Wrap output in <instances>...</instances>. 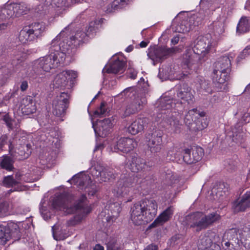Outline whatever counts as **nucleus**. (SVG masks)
<instances>
[{"instance_id": "obj_30", "label": "nucleus", "mask_w": 250, "mask_h": 250, "mask_svg": "<svg viewBox=\"0 0 250 250\" xmlns=\"http://www.w3.org/2000/svg\"><path fill=\"white\" fill-rule=\"evenodd\" d=\"M121 210L122 208L119 203L115 202L109 204L108 206L109 216L107 217V221L110 222V220L112 222L115 221L119 215Z\"/></svg>"}, {"instance_id": "obj_18", "label": "nucleus", "mask_w": 250, "mask_h": 250, "mask_svg": "<svg viewBox=\"0 0 250 250\" xmlns=\"http://www.w3.org/2000/svg\"><path fill=\"white\" fill-rule=\"evenodd\" d=\"M176 95L178 100H181V103L187 102L190 104L192 102L194 98L190 87L185 83H182L178 86Z\"/></svg>"}, {"instance_id": "obj_25", "label": "nucleus", "mask_w": 250, "mask_h": 250, "mask_svg": "<svg viewBox=\"0 0 250 250\" xmlns=\"http://www.w3.org/2000/svg\"><path fill=\"white\" fill-rule=\"evenodd\" d=\"M21 111L25 115H30L34 113L36 111L35 103L33 100V97L27 96L23 98L21 103Z\"/></svg>"}, {"instance_id": "obj_53", "label": "nucleus", "mask_w": 250, "mask_h": 250, "mask_svg": "<svg viewBox=\"0 0 250 250\" xmlns=\"http://www.w3.org/2000/svg\"><path fill=\"white\" fill-rule=\"evenodd\" d=\"M159 102L161 107L164 110L170 109L172 107L171 101L167 100L166 97L161 99Z\"/></svg>"}, {"instance_id": "obj_51", "label": "nucleus", "mask_w": 250, "mask_h": 250, "mask_svg": "<svg viewBox=\"0 0 250 250\" xmlns=\"http://www.w3.org/2000/svg\"><path fill=\"white\" fill-rule=\"evenodd\" d=\"M9 204L7 201L0 202V218L5 217L8 215Z\"/></svg>"}, {"instance_id": "obj_23", "label": "nucleus", "mask_w": 250, "mask_h": 250, "mask_svg": "<svg viewBox=\"0 0 250 250\" xmlns=\"http://www.w3.org/2000/svg\"><path fill=\"white\" fill-rule=\"evenodd\" d=\"M231 66L230 60L229 57H221L214 64V69L213 72L220 73L221 72H225L227 73H230Z\"/></svg>"}, {"instance_id": "obj_12", "label": "nucleus", "mask_w": 250, "mask_h": 250, "mask_svg": "<svg viewBox=\"0 0 250 250\" xmlns=\"http://www.w3.org/2000/svg\"><path fill=\"white\" fill-rule=\"evenodd\" d=\"M176 51V48H167L166 46H157L149 49L147 55L148 57L155 62H162L169 57Z\"/></svg>"}, {"instance_id": "obj_58", "label": "nucleus", "mask_w": 250, "mask_h": 250, "mask_svg": "<svg viewBox=\"0 0 250 250\" xmlns=\"http://www.w3.org/2000/svg\"><path fill=\"white\" fill-rule=\"evenodd\" d=\"M137 73V72L134 69L131 67H128L126 71L127 76L133 80L136 79Z\"/></svg>"}, {"instance_id": "obj_17", "label": "nucleus", "mask_w": 250, "mask_h": 250, "mask_svg": "<svg viewBox=\"0 0 250 250\" xmlns=\"http://www.w3.org/2000/svg\"><path fill=\"white\" fill-rule=\"evenodd\" d=\"M126 62L123 58H118L110 62L109 64L106 65L103 69L102 73L104 75L107 74H122L125 70Z\"/></svg>"}, {"instance_id": "obj_32", "label": "nucleus", "mask_w": 250, "mask_h": 250, "mask_svg": "<svg viewBox=\"0 0 250 250\" xmlns=\"http://www.w3.org/2000/svg\"><path fill=\"white\" fill-rule=\"evenodd\" d=\"M66 73L63 71L62 72L57 74L53 80V86L56 88H63L68 84V79L67 78Z\"/></svg>"}, {"instance_id": "obj_13", "label": "nucleus", "mask_w": 250, "mask_h": 250, "mask_svg": "<svg viewBox=\"0 0 250 250\" xmlns=\"http://www.w3.org/2000/svg\"><path fill=\"white\" fill-rule=\"evenodd\" d=\"M20 236L19 227L17 224L0 226V245H5L11 239L19 238Z\"/></svg>"}, {"instance_id": "obj_64", "label": "nucleus", "mask_w": 250, "mask_h": 250, "mask_svg": "<svg viewBox=\"0 0 250 250\" xmlns=\"http://www.w3.org/2000/svg\"><path fill=\"white\" fill-rule=\"evenodd\" d=\"M158 248L156 245H148L144 250H158Z\"/></svg>"}, {"instance_id": "obj_36", "label": "nucleus", "mask_w": 250, "mask_h": 250, "mask_svg": "<svg viewBox=\"0 0 250 250\" xmlns=\"http://www.w3.org/2000/svg\"><path fill=\"white\" fill-rule=\"evenodd\" d=\"M250 30V18L242 17L237 27V32L240 33H245Z\"/></svg>"}, {"instance_id": "obj_52", "label": "nucleus", "mask_w": 250, "mask_h": 250, "mask_svg": "<svg viewBox=\"0 0 250 250\" xmlns=\"http://www.w3.org/2000/svg\"><path fill=\"white\" fill-rule=\"evenodd\" d=\"M233 142L236 144H242L245 141L244 134L242 132H235L230 136Z\"/></svg>"}, {"instance_id": "obj_35", "label": "nucleus", "mask_w": 250, "mask_h": 250, "mask_svg": "<svg viewBox=\"0 0 250 250\" xmlns=\"http://www.w3.org/2000/svg\"><path fill=\"white\" fill-rule=\"evenodd\" d=\"M14 162V160L10 156L3 155L0 162V169H5L8 171H13L15 169Z\"/></svg>"}, {"instance_id": "obj_14", "label": "nucleus", "mask_w": 250, "mask_h": 250, "mask_svg": "<svg viewBox=\"0 0 250 250\" xmlns=\"http://www.w3.org/2000/svg\"><path fill=\"white\" fill-rule=\"evenodd\" d=\"M204 153L203 149L199 146L184 149L183 151V160L188 164L196 163L201 160Z\"/></svg>"}, {"instance_id": "obj_61", "label": "nucleus", "mask_w": 250, "mask_h": 250, "mask_svg": "<svg viewBox=\"0 0 250 250\" xmlns=\"http://www.w3.org/2000/svg\"><path fill=\"white\" fill-rule=\"evenodd\" d=\"M3 121L6 123V125L9 128H11L13 126L12 119L9 117L8 114H6L3 117Z\"/></svg>"}, {"instance_id": "obj_47", "label": "nucleus", "mask_w": 250, "mask_h": 250, "mask_svg": "<svg viewBox=\"0 0 250 250\" xmlns=\"http://www.w3.org/2000/svg\"><path fill=\"white\" fill-rule=\"evenodd\" d=\"M227 188H225L224 183H220L217 185L216 188H214L212 192H215L217 197H223L226 195Z\"/></svg>"}, {"instance_id": "obj_45", "label": "nucleus", "mask_w": 250, "mask_h": 250, "mask_svg": "<svg viewBox=\"0 0 250 250\" xmlns=\"http://www.w3.org/2000/svg\"><path fill=\"white\" fill-rule=\"evenodd\" d=\"M199 91L204 95L211 93L212 90L208 81L202 80L200 83Z\"/></svg>"}, {"instance_id": "obj_41", "label": "nucleus", "mask_w": 250, "mask_h": 250, "mask_svg": "<svg viewBox=\"0 0 250 250\" xmlns=\"http://www.w3.org/2000/svg\"><path fill=\"white\" fill-rule=\"evenodd\" d=\"M168 123L175 133H177L180 132L182 125L180 124L179 120L177 117H170L168 119Z\"/></svg>"}, {"instance_id": "obj_46", "label": "nucleus", "mask_w": 250, "mask_h": 250, "mask_svg": "<svg viewBox=\"0 0 250 250\" xmlns=\"http://www.w3.org/2000/svg\"><path fill=\"white\" fill-rule=\"evenodd\" d=\"M2 183L7 188H10L18 185L19 184L17 180H15L13 175H8L3 178Z\"/></svg>"}, {"instance_id": "obj_54", "label": "nucleus", "mask_w": 250, "mask_h": 250, "mask_svg": "<svg viewBox=\"0 0 250 250\" xmlns=\"http://www.w3.org/2000/svg\"><path fill=\"white\" fill-rule=\"evenodd\" d=\"M130 0H115L112 4V7L114 9L121 8L125 4H127Z\"/></svg>"}, {"instance_id": "obj_49", "label": "nucleus", "mask_w": 250, "mask_h": 250, "mask_svg": "<svg viewBox=\"0 0 250 250\" xmlns=\"http://www.w3.org/2000/svg\"><path fill=\"white\" fill-rule=\"evenodd\" d=\"M120 182L118 183L119 187L117 190V194L118 196L125 197L129 195V193L131 188L125 186L122 184L121 186L119 185Z\"/></svg>"}, {"instance_id": "obj_6", "label": "nucleus", "mask_w": 250, "mask_h": 250, "mask_svg": "<svg viewBox=\"0 0 250 250\" xmlns=\"http://www.w3.org/2000/svg\"><path fill=\"white\" fill-rule=\"evenodd\" d=\"M61 64L63 63L61 62L55 54L49 53V55L36 61L33 68L36 73H42V71L49 72L51 69L58 67Z\"/></svg>"}, {"instance_id": "obj_16", "label": "nucleus", "mask_w": 250, "mask_h": 250, "mask_svg": "<svg viewBox=\"0 0 250 250\" xmlns=\"http://www.w3.org/2000/svg\"><path fill=\"white\" fill-rule=\"evenodd\" d=\"M250 208V190L247 191L232 203L231 209L235 213L245 211Z\"/></svg>"}, {"instance_id": "obj_27", "label": "nucleus", "mask_w": 250, "mask_h": 250, "mask_svg": "<svg viewBox=\"0 0 250 250\" xmlns=\"http://www.w3.org/2000/svg\"><path fill=\"white\" fill-rule=\"evenodd\" d=\"M173 213V210L172 207H168L155 220L151 223L149 228H154L159 225H162L168 221L172 217Z\"/></svg>"}, {"instance_id": "obj_31", "label": "nucleus", "mask_w": 250, "mask_h": 250, "mask_svg": "<svg viewBox=\"0 0 250 250\" xmlns=\"http://www.w3.org/2000/svg\"><path fill=\"white\" fill-rule=\"evenodd\" d=\"M86 39V34L82 31H78L74 35L70 36L69 42L74 47L82 44Z\"/></svg>"}, {"instance_id": "obj_10", "label": "nucleus", "mask_w": 250, "mask_h": 250, "mask_svg": "<svg viewBox=\"0 0 250 250\" xmlns=\"http://www.w3.org/2000/svg\"><path fill=\"white\" fill-rule=\"evenodd\" d=\"M68 182L71 184L74 183L81 188L85 186V191L89 196L94 195L97 191L96 186L92 184L91 178L88 175H75Z\"/></svg>"}, {"instance_id": "obj_7", "label": "nucleus", "mask_w": 250, "mask_h": 250, "mask_svg": "<svg viewBox=\"0 0 250 250\" xmlns=\"http://www.w3.org/2000/svg\"><path fill=\"white\" fill-rule=\"evenodd\" d=\"M206 113L200 111L197 108L189 110L186 114L184 122L189 129L193 130H202L207 127L205 123L202 122V117L205 116Z\"/></svg>"}, {"instance_id": "obj_26", "label": "nucleus", "mask_w": 250, "mask_h": 250, "mask_svg": "<svg viewBox=\"0 0 250 250\" xmlns=\"http://www.w3.org/2000/svg\"><path fill=\"white\" fill-rule=\"evenodd\" d=\"M173 213V210L172 207H168L155 220L151 223L149 228H154L159 225H162L168 221L172 217Z\"/></svg>"}, {"instance_id": "obj_3", "label": "nucleus", "mask_w": 250, "mask_h": 250, "mask_svg": "<svg viewBox=\"0 0 250 250\" xmlns=\"http://www.w3.org/2000/svg\"><path fill=\"white\" fill-rule=\"evenodd\" d=\"M220 219L221 216L216 212L206 215L201 212H195L187 215L185 221L189 228H195L196 232H200L209 228Z\"/></svg>"}, {"instance_id": "obj_42", "label": "nucleus", "mask_w": 250, "mask_h": 250, "mask_svg": "<svg viewBox=\"0 0 250 250\" xmlns=\"http://www.w3.org/2000/svg\"><path fill=\"white\" fill-rule=\"evenodd\" d=\"M107 113H108V111L107 108V103L104 101L101 103L100 107L94 111L93 114L95 117H101L106 115Z\"/></svg>"}, {"instance_id": "obj_38", "label": "nucleus", "mask_w": 250, "mask_h": 250, "mask_svg": "<svg viewBox=\"0 0 250 250\" xmlns=\"http://www.w3.org/2000/svg\"><path fill=\"white\" fill-rule=\"evenodd\" d=\"M210 29L213 30L214 32L220 34L224 32V20L221 19H217V21H214L210 25Z\"/></svg>"}, {"instance_id": "obj_8", "label": "nucleus", "mask_w": 250, "mask_h": 250, "mask_svg": "<svg viewBox=\"0 0 250 250\" xmlns=\"http://www.w3.org/2000/svg\"><path fill=\"white\" fill-rule=\"evenodd\" d=\"M210 11L208 8L200 9L198 12H196L189 18L188 21H182L180 27L183 33L189 32L193 27L197 26L201 24L202 21L208 17L210 15Z\"/></svg>"}, {"instance_id": "obj_37", "label": "nucleus", "mask_w": 250, "mask_h": 250, "mask_svg": "<svg viewBox=\"0 0 250 250\" xmlns=\"http://www.w3.org/2000/svg\"><path fill=\"white\" fill-rule=\"evenodd\" d=\"M137 178V175L136 176H135L134 174L128 175L127 176H125L119 182V185L121 186L122 184L125 186L131 188L135 185L136 183L138 182Z\"/></svg>"}, {"instance_id": "obj_59", "label": "nucleus", "mask_w": 250, "mask_h": 250, "mask_svg": "<svg viewBox=\"0 0 250 250\" xmlns=\"http://www.w3.org/2000/svg\"><path fill=\"white\" fill-rule=\"evenodd\" d=\"M95 23L91 22L89 24V25L88 26V29L87 30L86 33H85V34H86V37H90L91 36H93V33L95 32Z\"/></svg>"}, {"instance_id": "obj_43", "label": "nucleus", "mask_w": 250, "mask_h": 250, "mask_svg": "<svg viewBox=\"0 0 250 250\" xmlns=\"http://www.w3.org/2000/svg\"><path fill=\"white\" fill-rule=\"evenodd\" d=\"M13 6L15 17H19L25 13L27 8L22 3H11Z\"/></svg>"}, {"instance_id": "obj_9", "label": "nucleus", "mask_w": 250, "mask_h": 250, "mask_svg": "<svg viewBox=\"0 0 250 250\" xmlns=\"http://www.w3.org/2000/svg\"><path fill=\"white\" fill-rule=\"evenodd\" d=\"M163 133L160 130H151L146 134L147 146L152 153L160 152L163 146Z\"/></svg>"}, {"instance_id": "obj_5", "label": "nucleus", "mask_w": 250, "mask_h": 250, "mask_svg": "<svg viewBox=\"0 0 250 250\" xmlns=\"http://www.w3.org/2000/svg\"><path fill=\"white\" fill-rule=\"evenodd\" d=\"M59 37L52 41L49 48V53L55 54L61 62L63 63L65 57L70 56L72 54V50L74 47L69 42V41L62 40L60 43Z\"/></svg>"}, {"instance_id": "obj_20", "label": "nucleus", "mask_w": 250, "mask_h": 250, "mask_svg": "<svg viewBox=\"0 0 250 250\" xmlns=\"http://www.w3.org/2000/svg\"><path fill=\"white\" fill-rule=\"evenodd\" d=\"M137 146V142L129 138L120 139L114 146L115 150H118L124 153H127L132 150Z\"/></svg>"}, {"instance_id": "obj_34", "label": "nucleus", "mask_w": 250, "mask_h": 250, "mask_svg": "<svg viewBox=\"0 0 250 250\" xmlns=\"http://www.w3.org/2000/svg\"><path fill=\"white\" fill-rule=\"evenodd\" d=\"M36 38V37L28 27H25L20 33L19 39L23 43L33 41Z\"/></svg>"}, {"instance_id": "obj_57", "label": "nucleus", "mask_w": 250, "mask_h": 250, "mask_svg": "<svg viewBox=\"0 0 250 250\" xmlns=\"http://www.w3.org/2000/svg\"><path fill=\"white\" fill-rule=\"evenodd\" d=\"M250 54V45H248L238 57V60L244 59Z\"/></svg>"}, {"instance_id": "obj_39", "label": "nucleus", "mask_w": 250, "mask_h": 250, "mask_svg": "<svg viewBox=\"0 0 250 250\" xmlns=\"http://www.w3.org/2000/svg\"><path fill=\"white\" fill-rule=\"evenodd\" d=\"M28 27L30 28L36 38L41 36L45 30V25L43 23L35 22L32 23Z\"/></svg>"}, {"instance_id": "obj_40", "label": "nucleus", "mask_w": 250, "mask_h": 250, "mask_svg": "<svg viewBox=\"0 0 250 250\" xmlns=\"http://www.w3.org/2000/svg\"><path fill=\"white\" fill-rule=\"evenodd\" d=\"M143 172L140 174H138V177H142V179L140 181V183L147 182L148 184H150L154 181V177L152 172L150 170L145 171L144 170Z\"/></svg>"}, {"instance_id": "obj_1", "label": "nucleus", "mask_w": 250, "mask_h": 250, "mask_svg": "<svg viewBox=\"0 0 250 250\" xmlns=\"http://www.w3.org/2000/svg\"><path fill=\"white\" fill-rule=\"evenodd\" d=\"M87 200L84 194L81 195L76 203L73 206L70 205V197L65 194H61L53 201L52 205L54 208L66 209L67 213H77L68 221L70 226H75L80 223L83 219L91 211L88 206Z\"/></svg>"}, {"instance_id": "obj_48", "label": "nucleus", "mask_w": 250, "mask_h": 250, "mask_svg": "<svg viewBox=\"0 0 250 250\" xmlns=\"http://www.w3.org/2000/svg\"><path fill=\"white\" fill-rule=\"evenodd\" d=\"M71 26L69 25L65 27L57 37H59V40L67 41L68 39L70 40V36H71Z\"/></svg>"}, {"instance_id": "obj_21", "label": "nucleus", "mask_w": 250, "mask_h": 250, "mask_svg": "<svg viewBox=\"0 0 250 250\" xmlns=\"http://www.w3.org/2000/svg\"><path fill=\"white\" fill-rule=\"evenodd\" d=\"M193 52L204 58L209 50V42L203 37H199L194 41Z\"/></svg>"}, {"instance_id": "obj_33", "label": "nucleus", "mask_w": 250, "mask_h": 250, "mask_svg": "<svg viewBox=\"0 0 250 250\" xmlns=\"http://www.w3.org/2000/svg\"><path fill=\"white\" fill-rule=\"evenodd\" d=\"M90 170L91 173L94 174L97 177L99 176L104 177L108 180L114 178V175L111 172H108L104 170V167L100 165H97L94 167L91 168ZM104 181H106V179L104 180Z\"/></svg>"}, {"instance_id": "obj_56", "label": "nucleus", "mask_w": 250, "mask_h": 250, "mask_svg": "<svg viewBox=\"0 0 250 250\" xmlns=\"http://www.w3.org/2000/svg\"><path fill=\"white\" fill-rule=\"evenodd\" d=\"M63 71L64 73H66L65 75H66L67 78H68V77H69V79H70L71 82H73L78 77V73L76 71L73 70H66Z\"/></svg>"}, {"instance_id": "obj_28", "label": "nucleus", "mask_w": 250, "mask_h": 250, "mask_svg": "<svg viewBox=\"0 0 250 250\" xmlns=\"http://www.w3.org/2000/svg\"><path fill=\"white\" fill-rule=\"evenodd\" d=\"M203 59L196 53H192L191 51H187L184 59V63L190 69H195L196 66L194 65H196Z\"/></svg>"}, {"instance_id": "obj_11", "label": "nucleus", "mask_w": 250, "mask_h": 250, "mask_svg": "<svg viewBox=\"0 0 250 250\" xmlns=\"http://www.w3.org/2000/svg\"><path fill=\"white\" fill-rule=\"evenodd\" d=\"M70 95L65 92H62L53 101V114L58 117H63L69 107Z\"/></svg>"}, {"instance_id": "obj_50", "label": "nucleus", "mask_w": 250, "mask_h": 250, "mask_svg": "<svg viewBox=\"0 0 250 250\" xmlns=\"http://www.w3.org/2000/svg\"><path fill=\"white\" fill-rule=\"evenodd\" d=\"M1 12L5 18H10L15 16L14 9L11 3L6 6L1 10Z\"/></svg>"}, {"instance_id": "obj_22", "label": "nucleus", "mask_w": 250, "mask_h": 250, "mask_svg": "<svg viewBox=\"0 0 250 250\" xmlns=\"http://www.w3.org/2000/svg\"><path fill=\"white\" fill-rule=\"evenodd\" d=\"M128 168L133 172H138L143 171L148 167L146 161L135 154L131 156L130 160H128Z\"/></svg>"}, {"instance_id": "obj_63", "label": "nucleus", "mask_w": 250, "mask_h": 250, "mask_svg": "<svg viewBox=\"0 0 250 250\" xmlns=\"http://www.w3.org/2000/svg\"><path fill=\"white\" fill-rule=\"evenodd\" d=\"M28 87V83L27 81H23L21 82L20 89L21 91H26Z\"/></svg>"}, {"instance_id": "obj_29", "label": "nucleus", "mask_w": 250, "mask_h": 250, "mask_svg": "<svg viewBox=\"0 0 250 250\" xmlns=\"http://www.w3.org/2000/svg\"><path fill=\"white\" fill-rule=\"evenodd\" d=\"M146 119L140 118L136 120L128 127V131L132 135H136L142 131L146 124Z\"/></svg>"}, {"instance_id": "obj_62", "label": "nucleus", "mask_w": 250, "mask_h": 250, "mask_svg": "<svg viewBox=\"0 0 250 250\" xmlns=\"http://www.w3.org/2000/svg\"><path fill=\"white\" fill-rule=\"evenodd\" d=\"M7 137L6 135H2L0 138V148L2 149L3 146L6 144Z\"/></svg>"}, {"instance_id": "obj_24", "label": "nucleus", "mask_w": 250, "mask_h": 250, "mask_svg": "<svg viewBox=\"0 0 250 250\" xmlns=\"http://www.w3.org/2000/svg\"><path fill=\"white\" fill-rule=\"evenodd\" d=\"M213 81L215 87L218 91H222L225 89L226 85L224 84L227 82L229 78V73L225 72H213Z\"/></svg>"}, {"instance_id": "obj_60", "label": "nucleus", "mask_w": 250, "mask_h": 250, "mask_svg": "<svg viewBox=\"0 0 250 250\" xmlns=\"http://www.w3.org/2000/svg\"><path fill=\"white\" fill-rule=\"evenodd\" d=\"M52 233L53 235V237L55 239L57 240H61L62 239V237L59 235V226L57 225H54L52 228Z\"/></svg>"}, {"instance_id": "obj_19", "label": "nucleus", "mask_w": 250, "mask_h": 250, "mask_svg": "<svg viewBox=\"0 0 250 250\" xmlns=\"http://www.w3.org/2000/svg\"><path fill=\"white\" fill-rule=\"evenodd\" d=\"M14 55V57L11 62L12 67H4L2 68V72L4 73L5 76H8L11 75L12 72L18 71L22 66L23 53L21 51H19L17 53L15 52Z\"/></svg>"}, {"instance_id": "obj_44", "label": "nucleus", "mask_w": 250, "mask_h": 250, "mask_svg": "<svg viewBox=\"0 0 250 250\" xmlns=\"http://www.w3.org/2000/svg\"><path fill=\"white\" fill-rule=\"evenodd\" d=\"M46 4L57 7H62L69 6L70 2L68 0H46Z\"/></svg>"}, {"instance_id": "obj_4", "label": "nucleus", "mask_w": 250, "mask_h": 250, "mask_svg": "<svg viewBox=\"0 0 250 250\" xmlns=\"http://www.w3.org/2000/svg\"><path fill=\"white\" fill-rule=\"evenodd\" d=\"M147 91L142 87L135 88L134 87H129L125 89L122 93V95L132 98L134 97L132 101L126 106L124 112L125 117L135 114L142 109L144 105L146 102V95Z\"/></svg>"}, {"instance_id": "obj_55", "label": "nucleus", "mask_w": 250, "mask_h": 250, "mask_svg": "<svg viewBox=\"0 0 250 250\" xmlns=\"http://www.w3.org/2000/svg\"><path fill=\"white\" fill-rule=\"evenodd\" d=\"M225 166L227 169L230 171L234 170L236 168V163L231 160L225 161Z\"/></svg>"}, {"instance_id": "obj_15", "label": "nucleus", "mask_w": 250, "mask_h": 250, "mask_svg": "<svg viewBox=\"0 0 250 250\" xmlns=\"http://www.w3.org/2000/svg\"><path fill=\"white\" fill-rule=\"evenodd\" d=\"M113 125L111 119L105 118L98 120L95 125H93V127L96 135L104 138L110 133Z\"/></svg>"}, {"instance_id": "obj_2", "label": "nucleus", "mask_w": 250, "mask_h": 250, "mask_svg": "<svg viewBox=\"0 0 250 250\" xmlns=\"http://www.w3.org/2000/svg\"><path fill=\"white\" fill-rule=\"evenodd\" d=\"M157 208V203L153 199L141 200L131 207L130 219L136 226L146 224L155 217Z\"/></svg>"}]
</instances>
